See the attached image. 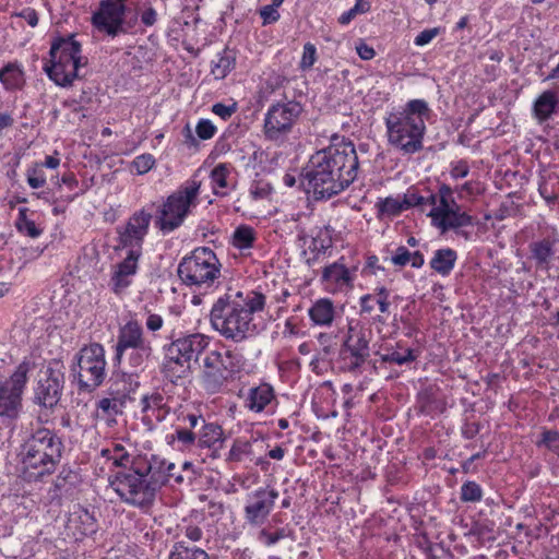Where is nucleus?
<instances>
[{
	"label": "nucleus",
	"instance_id": "680f3d73",
	"mask_svg": "<svg viewBox=\"0 0 559 559\" xmlns=\"http://www.w3.org/2000/svg\"><path fill=\"white\" fill-rule=\"evenodd\" d=\"M277 9L278 8L274 7L273 4H267L260 9V16L263 20V25H269L280 20L281 15Z\"/></svg>",
	"mask_w": 559,
	"mask_h": 559
},
{
	"label": "nucleus",
	"instance_id": "8fccbe9b",
	"mask_svg": "<svg viewBox=\"0 0 559 559\" xmlns=\"http://www.w3.org/2000/svg\"><path fill=\"white\" fill-rule=\"evenodd\" d=\"M178 421L180 426L191 431H198L203 424H206L204 417L195 413H181L178 416Z\"/></svg>",
	"mask_w": 559,
	"mask_h": 559
},
{
	"label": "nucleus",
	"instance_id": "c03bdc74",
	"mask_svg": "<svg viewBox=\"0 0 559 559\" xmlns=\"http://www.w3.org/2000/svg\"><path fill=\"white\" fill-rule=\"evenodd\" d=\"M142 253L128 251L124 259L116 265L122 273L129 276L131 280L135 276L139 269V260Z\"/></svg>",
	"mask_w": 559,
	"mask_h": 559
},
{
	"label": "nucleus",
	"instance_id": "de8ad7c7",
	"mask_svg": "<svg viewBox=\"0 0 559 559\" xmlns=\"http://www.w3.org/2000/svg\"><path fill=\"white\" fill-rule=\"evenodd\" d=\"M483 498L481 487L475 481H466L461 487V500L464 502H478Z\"/></svg>",
	"mask_w": 559,
	"mask_h": 559
},
{
	"label": "nucleus",
	"instance_id": "6e6d98bb",
	"mask_svg": "<svg viewBox=\"0 0 559 559\" xmlns=\"http://www.w3.org/2000/svg\"><path fill=\"white\" fill-rule=\"evenodd\" d=\"M171 438L181 443L182 448H190L195 443L197 431H191L186 429V427L178 425L174 435H171Z\"/></svg>",
	"mask_w": 559,
	"mask_h": 559
},
{
	"label": "nucleus",
	"instance_id": "4c0bfd02",
	"mask_svg": "<svg viewBox=\"0 0 559 559\" xmlns=\"http://www.w3.org/2000/svg\"><path fill=\"white\" fill-rule=\"evenodd\" d=\"M168 559H211V557L200 547L189 546L185 542H177L173 546Z\"/></svg>",
	"mask_w": 559,
	"mask_h": 559
},
{
	"label": "nucleus",
	"instance_id": "052dcab7",
	"mask_svg": "<svg viewBox=\"0 0 559 559\" xmlns=\"http://www.w3.org/2000/svg\"><path fill=\"white\" fill-rule=\"evenodd\" d=\"M409 259L411 251L404 246L397 247L393 254L391 255V262L395 266H405L409 264Z\"/></svg>",
	"mask_w": 559,
	"mask_h": 559
},
{
	"label": "nucleus",
	"instance_id": "f3484780",
	"mask_svg": "<svg viewBox=\"0 0 559 559\" xmlns=\"http://www.w3.org/2000/svg\"><path fill=\"white\" fill-rule=\"evenodd\" d=\"M32 370L29 361H22L9 379L0 384V417L15 418L22 406V393Z\"/></svg>",
	"mask_w": 559,
	"mask_h": 559
},
{
	"label": "nucleus",
	"instance_id": "cd10ccee",
	"mask_svg": "<svg viewBox=\"0 0 559 559\" xmlns=\"http://www.w3.org/2000/svg\"><path fill=\"white\" fill-rule=\"evenodd\" d=\"M336 314L334 302L326 297L319 298L308 309V316L313 325L329 328Z\"/></svg>",
	"mask_w": 559,
	"mask_h": 559
},
{
	"label": "nucleus",
	"instance_id": "0e129e2a",
	"mask_svg": "<svg viewBox=\"0 0 559 559\" xmlns=\"http://www.w3.org/2000/svg\"><path fill=\"white\" fill-rule=\"evenodd\" d=\"M336 336L332 333H319L317 336V341L322 347V350L325 355H329L333 352Z\"/></svg>",
	"mask_w": 559,
	"mask_h": 559
},
{
	"label": "nucleus",
	"instance_id": "f704fd0d",
	"mask_svg": "<svg viewBox=\"0 0 559 559\" xmlns=\"http://www.w3.org/2000/svg\"><path fill=\"white\" fill-rule=\"evenodd\" d=\"M0 82L8 91L22 88L25 83L22 66L16 62L4 66L0 70Z\"/></svg>",
	"mask_w": 559,
	"mask_h": 559
},
{
	"label": "nucleus",
	"instance_id": "bb28decb",
	"mask_svg": "<svg viewBox=\"0 0 559 559\" xmlns=\"http://www.w3.org/2000/svg\"><path fill=\"white\" fill-rule=\"evenodd\" d=\"M67 528L74 539L79 540L94 534L97 531V523L92 513L87 510H81L70 515Z\"/></svg>",
	"mask_w": 559,
	"mask_h": 559
},
{
	"label": "nucleus",
	"instance_id": "473e14b6",
	"mask_svg": "<svg viewBox=\"0 0 559 559\" xmlns=\"http://www.w3.org/2000/svg\"><path fill=\"white\" fill-rule=\"evenodd\" d=\"M257 238V230L253 227L239 225L233 231L229 243L243 253L253 248Z\"/></svg>",
	"mask_w": 559,
	"mask_h": 559
},
{
	"label": "nucleus",
	"instance_id": "1a4fd4ad",
	"mask_svg": "<svg viewBox=\"0 0 559 559\" xmlns=\"http://www.w3.org/2000/svg\"><path fill=\"white\" fill-rule=\"evenodd\" d=\"M50 61L44 67L48 78L58 86H71L79 78V69L84 63L81 57V45L73 36L57 38L50 47Z\"/></svg>",
	"mask_w": 559,
	"mask_h": 559
},
{
	"label": "nucleus",
	"instance_id": "f257e3e1",
	"mask_svg": "<svg viewBox=\"0 0 559 559\" xmlns=\"http://www.w3.org/2000/svg\"><path fill=\"white\" fill-rule=\"evenodd\" d=\"M264 306L265 297L260 293L228 290L212 306L211 326L227 341L245 342L262 331L257 322V314Z\"/></svg>",
	"mask_w": 559,
	"mask_h": 559
},
{
	"label": "nucleus",
	"instance_id": "9d476101",
	"mask_svg": "<svg viewBox=\"0 0 559 559\" xmlns=\"http://www.w3.org/2000/svg\"><path fill=\"white\" fill-rule=\"evenodd\" d=\"M321 165L328 168L335 177L343 178V181L352 177V182L358 173V156L352 142L343 136H332L331 144L314 153Z\"/></svg>",
	"mask_w": 559,
	"mask_h": 559
},
{
	"label": "nucleus",
	"instance_id": "39448f33",
	"mask_svg": "<svg viewBox=\"0 0 559 559\" xmlns=\"http://www.w3.org/2000/svg\"><path fill=\"white\" fill-rule=\"evenodd\" d=\"M201 181L191 178L166 197L155 211L154 225L168 235L181 227L201 203Z\"/></svg>",
	"mask_w": 559,
	"mask_h": 559
},
{
	"label": "nucleus",
	"instance_id": "69168bd1",
	"mask_svg": "<svg viewBox=\"0 0 559 559\" xmlns=\"http://www.w3.org/2000/svg\"><path fill=\"white\" fill-rule=\"evenodd\" d=\"M439 32L438 27L424 29L415 37L414 44L419 47L426 46L438 36Z\"/></svg>",
	"mask_w": 559,
	"mask_h": 559
},
{
	"label": "nucleus",
	"instance_id": "49530a36",
	"mask_svg": "<svg viewBox=\"0 0 559 559\" xmlns=\"http://www.w3.org/2000/svg\"><path fill=\"white\" fill-rule=\"evenodd\" d=\"M251 453V443L247 440L237 439L234 441L227 460L230 462H240Z\"/></svg>",
	"mask_w": 559,
	"mask_h": 559
},
{
	"label": "nucleus",
	"instance_id": "f03ea898",
	"mask_svg": "<svg viewBox=\"0 0 559 559\" xmlns=\"http://www.w3.org/2000/svg\"><path fill=\"white\" fill-rule=\"evenodd\" d=\"M418 205H430L428 216L432 225L442 231L474 225V218L453 198L452 188L441 185L437 194L425 199L415 192L378 198L374 209L379 219L393 218L402 212Z\"/></svg>",
	"mask_w": 559,
	"mask_h": 559
},
{
	"label": "nucleus",
	"instance_id": "393cba45",
	"mask_svg": "<svg viewBox=\"0 0 559 559\" xmlns=\"http://www.w3.org/2000/svg\"><path fill=\"white\" fill-rule=\"evenodd\" d=\"M124 402L123 394H118L116 391L110 392L109 396L102 397L96 403V418L105 421L109 427L112 426L116 424V417L122 414Z\"/></svg>",
	"mask_w": 559,
	"mask_h": 559
},
{
	"label": "nucleus",
	"instance_id": "c756f323",
	"mask_svg": "<svg viewBox=\"0 0 559 559\" xmlns=\"http://www.w3.org/2000/svg\"><path fill=\"white\" fill-rule=\"evenodd\" d=\"M390 292L384 286H378L372 294L362 295L359 298L360 313L370 314L376 306L381 313L389 312Z\"/></svg>",
	"mask_w": 559,
	"mask_h": 559
},
{
	"label": "nucleus",
	"instance_id": "774afa93",
	"mask_svg": "<svg viewBox=\"0 0 559 559\" xmlns=\"http://www.w3.org/2000/svg\"><path fill=\"white\" fill-rule=\"evenodd\" d=\"M469 173V167L465 160H459L451 164L450 175L453 179L465 178Z\"/></svg>",
	"mask_w": 559,
	"mask_h": 559
},
{
	"label": "nucleus",
	"instance_id": "aec40b11",
	"mask_svg": "<svg viewBox=\"0 0 559 559\" xmlns=\"http://www.w3.org/2000/svg\"><path fill=\"white\" fill-rule=\"evenodd\" d=\"M356 272L357 267L347 266L345 258L341 257L323 267L320 280L323 290L333 295H346L354 288Z\"/></svg>",
	"mask_w": 559,
	"mask_h": 559
},
{
	"label": "nucleus",
	"instance_id": "a211bd4d",
	"mask_svg": "<svg viewBox=\"0 0 559 559\" xmlns=\"http://www.w3.org/2000/svg\"><path fill=\"white\" fill-rule=\"evenodd\" d=\"M151 221V212L144 209L135 211L124 225L117 228L119 247L128 251L142 253L143 242L148 235Z\"/></svg>",
	"mask_w": 559,
	"mask_h": 559
},
{
	"label": "nucleus",
	"instance_id": "f8f14e48",
	"mask_svg": "<svg viewBox=\"0 0 559 559\" xmlns=\"http://www.w3.org/2000/svg\"><path fill=\"white\" fill-rule=\"evenodd\" d=\"M245 365L243 356L237 350H212L203 360V383L207 391L216 393L234 373Z\"/></svg>",
	"mask_w": 559,
	"mask_h": 559
},
{
	"label": "nucleus",
	"instance_id": "2eb2a0df",
	"mask_svg": "<svg viewBox=\"0 0 559 559\" xmlns=\"http://www.w3.org/2000/svg\"><path fill=\"white\" fill-rule=\"evenodd\" d=\"M80 389L93 391L106 377L105 349L98 343L84 346L78 354V364L73 369Z\"/></svg>",
	"mask_w": 559,
	"mask_h": 559
},
{
	"label": "nucleus",
	"instance_id": "2f4dec72",
	"mask_svg": "<svg viewBox=\"0 0 559 559\" xmlns=\"http://www.w3.org/2000/svg\"><path fill=\"white\" fill-rule=\"evenodd\" d=\"M457 253L451 248H441L433 252L429 262L430 267L441 276H448L453 271Z\"/></svg>",
	"mask_w": 559,
	"mask_h": 559
},
{
	"label": "nucleus",
	"instance_id": "5fc2aeb1",
	"mask_svg": "<svg viewBox=\"0 0 559 559\" xmlns=\"http://www.w3.org/2000/svg\"><path fill=\"white\" fill-rule=\"evenodd\" d=\"M27 183L33 189H38L45 186L46 175L39 164L29 167L26 171Z\"/></svg>",
	"mask_w": 559,
	"mask_h": 559
},
{
	"label": "nucleus",
	"instance_id": "58836bf2",
	"mask_svg": "<svg viewBox=\"0 0 559 559\" xmlns=\"http://www.w3.org/2000/svg\"><path fill=\"white\" fill-rule=\"evenodd\" d=\"M382 362L395 364L399 366L412 362L416 359V354L411 348H404L397 344L396 348L388 349L386 353H378Z\"/></svg>",
	"mask_w": 559,
	"mask_h": 559
},
{
	"label": "nucleus",
	"instance_id": "c85d7f7f",
	"mask_svg": "<svg viewBox=\"0 0 559 559\" xmlns=\"http://www.w3.org/2000/svg\"><path fill=\"white\" fill-rule=\"evenodd\" d=\"M231 173V165L225 163L217 164L212 169L210 178L214 194L225 197L235 189V180Z\"/></svg>",
	"mask_w": 559,
	"mask_h": 559
},
{
	"label": "nucleus",
	"instance_id": "412c9836",
	"mask_svg": "<svg viewBox=\"0 0 559 559\" xmlns=\"http://www.w3.org/2000/svg\"><path fill=\"white\" fill-rule=\"evenodd\" d=\"M298 246L308 265L314 264L332 247V238L326 228L316 227L307 233L298 228Z\"/></svg>",
	"mask_w": 559,
	"mask_h": 559
},
{
	"label": "nucleus",
	"instance_id": "4d7b16f0",
	"mask_svg": "<svg viewBox=\"0 0 559 559\" xmlns=\"http://www.w3.org/2000/svg\"><path fill=\"white\" fill-rule=\"evenodd\" d=\"M216 130V127L209 119H200L195 127V132L201 140L212 139Z\"/></svg>",
	"mask_w": 559,
	"mask_h": 559
},
{
	"label": "nucleus",
	"instance_id": "e433bc0d",
	"mask_svg": "<svg viewBox=\"0 0 559 559\" xmlns=\"http://www.w3.org/2000/svg\"><path fill=\"white\" fill-rule=\"evenodd\" d=\"M236 58L228 49L217 53L216 59L212 60L211 73L216 80L225 79L235 68Z\"/></svg>",
	"mask_w": 559,
	"mask_h": 559
},
{
	"label": "nucleus",
	"instance_id": "ea45409f",
	"mask_svg": "<svg viewBox=\"0 0 559 559\" xmlns=\"http://www.w3.org/2000/svg\"><path fill=\"white\" fill-rule=\"evenodd\" d=\"M129 350L130 353L126 357L129 366L136 372L143 370L145 362L152 356V344L150 343L135 348H131Z\"/></svg>",
	"mask_w": 559,
	"mask_h": 559
},
{
	"label": "nucleus",
	"instance_id": "09e8293b",
	"mask_svg": "<svg viewBox=\"0 0 559 559\" xmlns=\"http://www.w3.org/2000/svg\"><path fill=\"white\" fill-rule=\"evenodd\" d=\"M155 162L152 154H141L132 160L131 168L134 169L136 175H145L154 167Z\"/></svg>",
	"mask_w": 559,
	"mask_h": 559
},
{
	"label": "nucleus",
	"instance_id": "7ed1b4c3",
	"mask_svg": "<svg viewBox=\"0 0 559 559\" xmlns=\"http://www.w3.org/2000/svg\"><path fill=\"white\" fill-rule=\"evenodd\" d=\"M430 116L431 109L425 99H411L391 108L384 117L388 143L403 155L421 151Z\"/></svg>",
	"mask_w": 559,
	"mask_h": 559
},
{
	"label": "nucleus",
	"instance_id": "338daca9",
	"mask_svg": "<svg viewBox=\"0 0 559 559\" xmlns=\"http://www.w3.org/2000/svg\"><path fill=\"white\" fill-rule=\"evenodd\" d=\"M12 16L21 17L26 21L31 27H36L38 24V13L33 8H24L20 12H14Z\"/></svg>",
	"mask_w": 559,
	"mask_h": 559
},
{
	"label": "nucleus",
	"instance_id": "a18cd8bd",
	"mask_svg": "<svg viewBox=\"0 0 559 559\" xmlns=\"http://www.w3.org/2000/svg\"><path fill=\"white\" fill-rule=\"evenodd\" d=\"M132 282L133 280L115 266L109 285L116 295L122 294L132 284Z\"/></svg>",
	"mask_w": 559,
	"mask_h": 559
},
{
	"label": "nucleus",
	"instance_id": "c9c22d12",
	"mask_svg": "<svg viewBox=\"0 0 559 559\" xmlns=\"http://www.w3.org/2000/svg\"><path fill=\"white\" fill-rule=\"evenodd\" d=\"M554 246L555 240L549 238L534 241L530 245L532 258L535 260L538 267H548L549 262L555 253Z\"/></svg>",
	"mask_w": 559,
	"mask_h": 559
},
{
	"label": "nucleus",
	"instance_id": "b1692460",
	"mask_svg": "<svg viewBox=\"0 0 559 559\" xmlns=\"http://www.w3.org/2000/svg\"><path fill=\"white\" fill-rule=\"evenodd\" d=\"M275 402L276 396L273 388L269 383H261L248 390L243 405L252 413H267L273 408Z\"/></svg>",
	"mask_w": 559,
	"mask_h": 559
},
{
	"label": "nucleus",
	"instance_id": "4468645a",
	"mask_svg": "<svg viewBox=\"0 0 559 559\" xmlns=\"http://www.w3.org/2000/svg\"><path fill=\"white\" fill-rule=\"evenodd\" d=\"M313 154L307 167L301 174V185L308 191H312L317 199H329L344 191L350 183L352 177L343 181V178L335 177L328 168L319 163Z\"/></svg>",
	"mask_w": 559,
	"mask_h": 559
},
{
	"label": "nucleus",
	"instance_id": "ddd939ff",
	"mask_svg": "<svg viewBox=\"0 0 559 559\" xmlns=\"http://www.w3.org/2000/svg\"><path fill=\"white\" fill-rule=\"evenodd\" d=\"M126 13L124 0H100L97 10L92 14L91 23L98 33L114 38L131 32L136 25L138 17L127 20Z\"/></svg>",
	"mask_w": 559,
	"mask_h": 559
},
{
	"label": "nucleus",
	"instance_id": "20e7f679",
	"mask_svg": "<svg viewBox=\"0 0 559 559\" xmlns=\"http://www.w3.org/2000/svg\"><path fill=\"white\" fill-rule=\"evenodd\" d=\"M62 453L60 438L48 428H39L22 444L20 472L27 481H36L55 473Z\"/></svg>",
	"mask_w": 559,
	"mask_h": 559
},
{
	"label": "nucleus",
	"instance_id": "a19ab883",
	"mask_svg": "<svg viewBox=\"0 0 559 559\" xmlns=\"http://www.w3.org/2000/svg\"><path fill=\"white\" fill-rule=\"evenodd\" d=\"M100 454L103 457L111 461L116 466L124 467L130 463L132 464V467L135 466V462H131L128 451L120 443H115L111 448L103 449Z\"/></svg>",
	"mask_w": 559,
	"mask_h": 559
},
{
	"label": "nucleus",
	"instance_id": "4be33fe9",
	"mask_svg": "<svg viewBox=\"0 0 559 559\" xmlns=\"http://www.w3.org/2000/svg\"><path fill=\"white\" fill-rule=\"evenodd\" d=\"M63 374L51 367L40 371L35 389V402L46 408H52L60 400Z\"/></svg>",
	"mask_w": 559,
	"mask_h": 559
},
{
	"label": "nucleus",
	"instance_id": "423d86ee",
	"mask_svg": "<svg viewBox=\"0 0 559 559\" xmlns=\"http://www.w3.org/2000/svg\"><path fill=\"white\" fill-rule=\"evenodd\" d=\"M177 273L183 285L206 290L217 287L222 263L211 248L198 247L180 260Z\"/></svg>",
	"mask_w": 559,
	"mask_h": 559
},
{
	"label": "nucleus",
	"instance_id": "dca6fc26",
	"mask_svg": "<svg viewBox=\"0 0 559 559\" xmlns=\"http://www.w3.org/2000/svg\"><path fill=\"white\" fill-rule=\"evenodd\" d=\"M302 107L297 102L277 103L269 107L264 115V136L274 142H283L297 123Z\"/></svg>",
	"mask_w": 559,
	"mask_h": 559
},
{
	"label": "nucleus",
	"instance_id": "864d4df0",
	"mask_svg": "<svg viewBox=\"0 0 559 559\" xmlns=\"http://www.w3.org/2000/svg\"><path fill=\"white\" fill-rule=\"evenodd\" d=\"M537 447L546 448L551 452L559 453V432L557 430H544Z\"/></svg>",
	"mask_w": 559,
	"mask_h": 559
},
{
	"label": "nucleus",
	"instance_id": "13d9d810",
	"mask_svg": "<svg viewBox=\"0 0 559 559\" xmlns=\"http://www.w3.org/2000/svg\"><path fill=\"white\" fill-rule=\"evenodd\" d=\"M237 103L230 100L229 104L217 103L212 106V112L223 120L229 119L237 111Z\"/></svg>",
	"mask_w": 559,
	"mask_h": 559
},
{
	"label": "nucleus",
	"instance_id": "6e6552de",
	"mask_svg": "<svg viewBox=\"0 0 559 559\" xmlns=\"http://www.w3.org/2000/svg\"><path fill=\"white\" fill-rule=\"evenodd\" d=\"M152 468L153 466L147 464L117 472L109 476V486L124 503L140 509L148 508L156 495V487L147 479Z\"/></svg>",
	"mask_w": 559,
	"mask_h": 559
},
{
	"label": "nucleus",
	"instance_id": "a878e982",
	"mask_svg": "<svg viewBox=\"0 0 559 559\" xmlns=\"http://www.w3.org/2000/svg\"><path fill=\"white\" fill-rule=\"evenodd\" d=\"M224 439L223 428L216 423L206 421L198 429L195 443L199 448L211 450V456L215 459L218 456Z\"/></svg>",
	"mask_w": 559,
	"mask_h": 559
},
{
	"label": "nucleus",
	"instance_id": "37998d69",
	"mask_svg": "<svg viewBox=\"0 0 559 559\" xmlns=\"http://www.w3.org/2000/svg\"><path fill=\"white\" fill-rule=\"evenodd\" d=\"M28 209H19V215L15 221L16 229L32 238H36L41 234V230L36 226L35 222L27 216Z\"/></svg>",
	"mask_w": 559,
	"mask_h": 559
},
{
	"label": "nucleus",
	"instance_id": "0eeeda50",
	"mask_svg": "<svg viewBox=\"0 0 559 559\" xmlns=\"http://www.w3.org/2000/svg\"><path fill=\"white\" fill-rule=\"evenodd\" d=\"M210 337L201 333L181 335L163 348L162 372L171 382L188 376L191 361L207 348Z\"/></svg>",
	"mask_w": 559,
	"mask_h": 559
},
{
	"label": "nucleus",
	"instance_id": "72a5a7b5",
	"mask_svg": "<svg viewBox=\"0 0 559 559\" xmlns=\"http://www.w3.org/2000/svg\"><path fill=\"white\" fill-rule=\"evenodd\" d=\"M558 103L555 92L545 91L534 103L533 112L535 118L540 122L548 120L555 112Z\"/></svg>",
	"mask_w": 559,
	"mask_h": 559
},
{
	"label": "nucleus",
	"instance_id": "7c9ffc66",
	"mask_svg": "<svg viewBox=\"0 0 559 559\" xmlns=\"http://www.w3.org/2000/svg\"><path fill=\"white\" fill-rule=\"evenodd\" d=\"M142 411L150 417L163 421L169 414L168 397L159 392L145 395L142 399Z\"/></svg>",
	"mask_w": 559,
	"mask_h": 559
},
{
	"label": "nucleus",
	"instance_id": "5701e85b",
	"mask_svg": "<svg viewBox=\"0 0 559 559\" xmlns=\"http://www.w3.org/2000/svg\"><path fill=\"white\" fill-rule=\"evenodd\" d=\"M151 342L145 337L142 324L131 319L122 324L118 330L117 343L115 345V360L120 362L127 352Z\"/></svg>",
	"mask_w": 559,
	"mask_h": 559
},
{
	"label": "nucleus",
	"instance_id": "79ce46f5",
	"mask_svg": "<svg viewBox=\"0 0 559 559\" xmlns=\"http://www.w3.org/2000/svg\"><path fill=\"white\" fill-rule=\"evenodd\" d=\"M115 384L117 385L115 391L118 394H123V397L126 399L127 395L134 392L140 385L138 372H122L121 374L117 376Z\"/></svg>",
	"mask_w": 559,
	"mask_h": 559
},
{
	"label": "nucleus",
	"instance_id": "e2e57ef3",
	"mask_svg": "<svg viewBox=\"0 0 559 559\" xmlns=\"http://www.w3.org/2000/svg\"><path fill=\"white\" fill-rule=\"evenodd\" d=\"M158 20L157 11L152 7H146L140 11V22L145 27H152Z\"/></svg>",
	"mask_w": 559,
	"mask_h": 559
},
{
	"label": "nucleus",
	"instance_id": "6ab92c4d",
	"mask_svg": "<svg viewBox=\"0 0 559 559\" xmlns=\"http://www.w3.org/2000/svg\"><path fill=\"white\" fill-rule=\"evenodd\" d=\"M277 498L278 491L271 487H259L249 492L243 507L246 523L251 526L263 525L274 509Z\"/></svg>",
	"mask_w": 559,
	"mask_h": 559
},
{
	"label": "nucleus",
	"instance_id": "9b49d317",
	"mask_svg": "<svg viewBox=\"0 0 559 559\" xmlns=\"http://www.w3.org/2000/svg\"><path fill=\"white\" fill-rule=\"evenodd\" d=\"M370 336L371 331L359 321L352 320L348 322L338 352V364L342 370L356 372L361 368L370 356Z\"/></svg>",
	"mask_w": 559,
	"mask_h": 559
},
{
	"label": "nucleus",
	"instance_id": "bf43d9fd",
	"mask_svg": "<svg viewBox=\"0 0 559 559\" xmlns=\"http://www.w3.org/2000/svg\"><path fill=\"white\" fill-rule=\"evenodd\" d=\"M317 60V49L314 45L307 43L304 46V51L300 60L301 70H309Z\"/></svg>",
	"mask_w": 559,
	"mask_h": 559
},
{
	"label": "nucleus",
	"instance_id": "3c124183",
	"mask_svg": "<svg viewBox=\"0 0 559 559\" xmlns=\"http://www.w3.org/2000/svg\"><path fill=\"white\" fill-rule=\"evenodd\" d=\"M155 464H159L158 468L164 473L163 478L160 479L163 483L169 481L170 479H174L177 484H180L183 481V477L181 474L176 473V465L175 463L160 460L157 461L154 459Z\"/></svg>",
	"mask_w": 559,
	"mask_h": 559
},
{
	"label": "nucleus",
	"instance_id": "603ef678",
	"mask_svg": "<svg viewBox=\"0 0 559 559\" xmlns=\"http://www.w3.org/2000/svg\"><path fill=\"white\" fill-rule=\"evenodd\" d=\"M370 10L369 2H359L356 1L355 5L350 8L349 10L343 12L340 17L338 22L342 25L349 24L358 14L366 13Z\"/></svg>",
	"mask_w": 559,
	"mask_h": 559
}]
</instances>
